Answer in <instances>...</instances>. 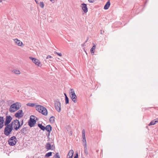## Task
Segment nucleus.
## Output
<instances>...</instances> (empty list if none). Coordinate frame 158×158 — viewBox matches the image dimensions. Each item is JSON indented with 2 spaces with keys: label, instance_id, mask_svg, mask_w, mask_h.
<instances>
[{
  "label": "nucleus",
  "instance_id": "obj_1",
  "mask_svg": "<svg viewBox=\"0 0 158 158\" xmlns=\"http://www.w3.org/2000/svg\"><path fill=\"white\" fill-rule=\"evenodd\" d=\"M21 106V104L16 102L11 105L9 108V111L11 113L14 112L19 110Z\"/></svg>",
  "mask_w": 158,
  "mask_h": 158
},
{
  "label": "nucleus",
  "instance_id": "obj_2",
  "mask_svg": "<svg viewBox=\"0 0 158 158\" xmlns=\"http://www.w3.org/2000/svg\"><path fill=\"white\" fill-rule=\"evenodd\" d=\"M23 122L22 120V123L21 124H20L19 120H18L16 119L13 121L10 124L11 125L13 129H14L15 130L17 131L23 125Z\"/></svg>",
  "mask_w": 158,
  "mask_h": 158
},
{
  "label": "nucleus",
  "instance_id": "obj_3",
  "mask_svg": "<svg viewBox=\"0 0 158 158\" xmlns=\"http://www.w3.org/2000/svg\"><path fill=\"white\" fill-rule=\"evenodd\" d=\"M5 126L6 127L4 129V134L8 136L11 133L13 129L10 123Z\"/></svg>",
  "mask_w": 158,
  "mask_h": 158
},
{
  "label": "nucleus",
  "instance_id": "obj_4",
  "mask_svg": "<svg viewBox=\"0 0 158 158\" xmlns=\"http://www.w3.org/2000/svg\"><path fill=\"white\" fill-rule=\"evenodd\" d=\"M29 58L33 62L35 63L36 65L39 67H41L42 66L41 62L38 59L35 58H33L31 56L29 57Z\"/></svg>",
  "mask_w": 158,
  "mask_h": 158
},
{
  "label": "nucleus",
  "instance_id": "obj_5",
  "mask_svg": "<svg viewBox=\"0 0 158 158\" xmlns=\"http://www.w3.org/2000/svg\"><path fill=\"white\" fill-rule=\"evenodd\" d=\"M17 139L15 136H13L10 138L8 140L9 144L11 146L15 145L16 143Z\"/></svg>",
  "mask_w": 158,
  "mask_h": 158
},
{
  "label": "nucleus",
  "instance_id": "obj_6",
  "mask_svg": "<svg viewBox=\"0 0 158 158\" xmlns=\"http://www.w3.org/2000/svg\"><path fill=\"white\" fill-rule=\"evenodd\" d=\"M36 123V121L35 119V116L31 115L30 117V119L28 122V124L31 127H34Z\"/></svg>",
  "mask_w": 158,
  "mask_h": 158
},
{
  "label": "nucleus",
  "instance_id": "obj_7",
  "mask_svg": "<svg viewBox=\"0 0 158 158\" xmlns=\"http://www.w3.org/2000/svg\"><path fill=\"white\" fill-rule=\"evenodd\" d=\"M55 107L56 110L59 112L61 111V104L58 101H56L55 103Z\"/></svg>",
  "mask_w": 158,
  "mask_h": 158
},
{
  "label": "nucleus",
  "instance_id": "obj_8",
  "mask_svg": "<svg viewBox=\"0 0 158 158\" xmlns=\"http://www.w3.org/2000/svg\"><path fill=\"white\" fill-rule=\"evenodd\" d=\"M13 40L15 44L18 46L22 47L24 46V44L23 42L18 39H13Z\"/></svg>",
  "mask_w": 158,
  "mask_h": 158
},
{
  "label": "nucleus",
  "instance_id": "obj_9",
  "mask_svg": "<svg viewBox=\"0 0 158 158\" xmlns=\"http://www.w3.org/2000/svg\"><path fill=\"white\" fill-rule=\"evenodd\" d=\"M24 115V113L22 110H19L15 114V116L16 118H20L22 117Z\"/></svg>",
  "mask_w": 158,
  "mask_h": 158
},
{
  "label": "nucleus",
  "instance_id": "obj_10",
  "mask_svg": "<svg viewBox=\"0 0 158 158\" xmlns=\"http://www.w3.org/2000/svg\"><path fill=\"white\" fill-rule=\"evenodd\" d=\"M45 148L47 150H53L55 148V146L53 144L51 145L49 143H47L46 144Z\"/></svg>",
  "mask_w": 158,
  "mask_h": 158
},
{
  "label": "nucleus",
  "instance_id": "obj_11",
  "mask_svg": "<svg viewBox=\"0 0 158 158\" xmlns=\"http://www.w3.org/2000/svg\"><path fill=\"white\" fill-rule=\"evenodd\" d=\"M12 119V117L10 116H6L5 122L4 125H6L9 124Z\"/></svg>",
  "mask_w": 158,
  "mask_h": 158
},
{
  "label": "nucleus",
  "instance_id": "obj_12",
  "mask_svg": "<svg viewBox=\"0 0 158 158\" xmlns=\"http://www.w3.org/2000/svg\"><path fill=\"white\" fill-rule=\"evenodd\" d=\"M81 7L82 8V10L85 13H86L88 12V8L86 4H81Z\"/></svg>",
  "mask_w": 158,
  "mask_h": 158
},
{
  "label": "nucleus",
  "instance_id": "obj_13",
  "mask_svg": "<svg viewBox=\"0 0 158 158\" xmlns=\"http://www.w3.org/2000/svg\"><path fill=\"white\" fill-rule=\"evenodd\" d=\"M35 108L36 110L40 113L41 111H42V109L44 108V107L42 106L39 105L36 106Z\"/></svg>",
  "mask_w": 158,
  "mask_h": 158
},
{
  "label": "nucleus",
  "instance_id": "obj_14",
  "mask_svg": "<svg viewBox=\"0 0 158 158\" xmlns=\"http://www.w3.org/2000/svg\"><path fill=\"white\" fill-rule=\"evenodd\" d=\"M70 96L73 101L74 103H76L77 102L76 99L77 98V96L76 94L70 95Z\"/></svg>",
  "mask_w": 158,
  "mask_h": 158
},
{
  "label": "nucleus",
  "instance_id": "obj_15",
  "mask_svg": "<svg viewBox=\"0 0 158 158\" xmlns=\"http://www.w3.org/2000/svg\"><path fill=\"white\" fill-rule=\"evenodd\" d=\"M44 115L46 116L48 114V111L47 109L44 107V108L42 109V111L40 112Z\"/></svg>",
  "mask_w": 158,
  "mask_h": 158
},
{
  "label": "nucleus",
  "instance_id": "obj_16",
  "mask_svg": "<svg viewBox=\"0 0 158 158\" xmlns=\"http://www.w3.org/2000/svg\"><path fill=\"white\" fill-rule=\"evenodd\" d=\"M4 122V119L3 117H0V128H2L3 126V123Z\"/></svg>",
  "mask_w": 158,
  "mask_h": 158
},
{
  "label": "nucleus",
  "instance_id": "obj_17",
  "mask_svg": "<svg viewBox=\"0 0 158 158\" xmlns=\"http://www.w3.org/2000/svg\"><path fill=\"white\" fill-rule=\"evenodd\" d=\"M110 1L109 0L107 2L106 4L104 6V9L105 10L108 9L109 8V7L110 6Z\"/></svg>",
  "mask_w": 158,
  "mask_h": 158
},
{
  "label": "nucleus",
  "instance_id": "obj_18",
  "mask_svg": "<svg viewBox=\"0 0 158 158\" xmlns=\"http://www.w3.org/2000/svg\"><path fill=\"white\" fill-rule=\"evenodd\" d=\"M73 153V150H71L68 153V156H69V157L68 158H72Z\"/></svg>",
  "mask_w": 158,
  "mask_h": 158
},
{
  "label": "nucleus",
  "instance_id": "obj_19",
  "mask_svg": "<svg viewBox=\"0 0 158 158\" xmlns=\"http://www.w3.org/2000/svg\"><path fill=\"white\" fill-rule=\"evenodd\" d=\"M45 129L48 132H50L52 131V127L50 125H47L45 127Z\"/></svg>",
  "mask_w": 158,
  "mask_h": 158
},
{
  "label": "nucleus",
  "instance_id": "obj_20",
  "mask_svg": "<svg viewBox=\"0 0 158 158\" xmlns=\"http://www.w3.org/2000/svg\"><path fill=\"white\" fill-rule=\"evenodd\" d=\"M12 72L17 75H19L20 74V72L18 69H14L12 70Z\"/></svg>",
  "mask_w": 158,
  "mask_h": 158
},
{
  "label": "nucleus",
  "instance_id": "obj_21",
  "mask_svg": "<svg viewBox=\"0 0 158 158\" xmlns=\"http://www.w3.org/2000/svg\"><path fill=\"white\" fill-rule=\"evenodd\" d=\"M96 48V46L95 44H94L93 47L90 49V52L91 53H94V50Z\"/></svg>",
  "mask_w": 158,
  "mask_h": 158
},
{
  "label": "nucleus",
  "instance_id": "obj_22",
  "mask_svg": "<svg viewBox=\"0 0 158 158\" xmlns=\"http://www.w3.org/2000/svg\"><path fill=\"white\" fill-rule=\"evenodd\" d=\"M38 126L42 130L44 131L45 130V127L43 126L41 124H39Z\"/></svg>",
  "mask_w": 158,
  "mask_h": 158
},
{
  "label": "nucleus",
  "instance_id": "obj_23",
  "mask_svg": "<svg viewBox=\"0 0 158 158\" xmlns=\"http://www.w3.org/2000/svg\"><path fill=\"white\" fill-rule=\"evenodd\" d=\"M55 118L54 116H52L50 117L49 121L51 123H53L55 122Z\"/></svg>",
  "mask_w": 158,
  "mask_h": 158
},
{
  "label": "nucleus",
  "instance_id": "obj_24",
  "mask_svg": "<svg viewBox=\"0 0 158 158\" xmlns=\"http://www.w3.org/2000/svg\"><path fill=\"white\" fill-rule=\"evenodd\" d=\"M157 121L156 120L154 121V120H152L151 122L149 124V126L154 125L156 123H157Z\"/></svg>",
  "mask_w": 158,
  "mask_h": 158
},
{
  "label": "nucleus",
  "instance_id": "obj_25",
  "mask_svg": "<svg viewBox=\"0 0 158 158\" xmlns=\"http://www.w3.org/2000/svg\"><path fill=\"white\" fill-rule=\"evenodd\" d=\"M52 152H48V153H47L46 154L45 157H49L52 156Z\"/></svg>",
  "mask_w": 158,
  "mask_h": 158
},
{
  "label": "nucleus",
  "instance_id": "obj_26",
  "mask_svg": "<svg viewBox=\"0 0 158 158\" xmlns=\"http://www.w3.org/2000/svg\"><path fill=\"white\" fill-rule=\"evenodd\" d=\"M27 106H29L31 107H33L35 106V105L34 103H28L27 104Z\"/></svg>",
  "mask_w": 158,
  "mask_h": 158
},
{
  "label": "nucleus",
  "instance_id": "obj_27",
  "mask_svg": "<svg viewBox=\"0 0 158 158\" xmlns=\"http://www.w3.org/2000/svg\"><path fill=\"white\" fill-rule=\"evenodd\" d=\"M40 6L41 8H43L44 6V3L43 2H40Z\"/></svg>",
  "mask_w": 158,
  "mask_h": 158
},
{
  "label": "nucleus",
  "instance_id": "obj_28",
  "mask_svg": "<svg viewBox=\"0 0 158 158\" xmlns=\"http://www.w3.org/2000/svg\"><path fill=\"white\" fill-rule=\"evenodd\" d=\"M70 90L71 91V92H70V95L75 94L74 91L73 89H71Z\"/></svg>",
  "mask_w": 158,
  "mask_h": 158
},
{
  "label": "nucleus",
  "instance_id": "obj_29",
  "mask_svg": "<svg viewBox=\"0 0 158 158\" xmlns=\"http://www.w3.org/2000/svg\"><path fill=\"white\" fill-rule=\"evenodd\" d=\"M65 103L66 104L68 103H69V98L67 96H66V97H65Z\"/></svg>",
  "mask_w": 158,
  "mask_h": 158
},
{
  "label": "nucleus",
  "instance_id": "obj_30",
  "mask_svg": "<svg viewBox=\"0 0 158 158\" xmlns=\"http://www.w3.org/2000/svg\"><path fill=\"white\" fill-rule=\"evenodd\" d=\"M53 158H60L58 153H56V155L53 156Z\"/></svg>",
  "mask_w": 158,
  "mask_h": 158
},
{
  "label": "nucleus",
  "instance_id": "obj_31",
  "mask_svg": "<svg viewBox=\"0 0 158 158\" xmlns=\"http://www.w3.org/2000/svg\"><path fill=\"white\" fill-rule=\"evenodd\" d=\"M84 152L85 154L87 155L88 154L87 148H84Z\"/></svg>",
  "mask_w": 158,
  "mask_h": 158
},
{
  "label": "nucleus",
  "instance_id": "obj_32",
  "mask_svg": "<svg viewBox=\"0 0 158 158\" xmlns=\"http://www.w3.org/2000/svg\"><path fill=\"white\" fill-rule=\"evenodd\" d=\"M55 53H56L57 55H58V56H62V54L61 53H58L57 52H55Z\"/></svg>",
  "mask_w": 158,
  "mask_h": 158
},
{
  "label": "nucleus",
  "instance_id": "obj_33",
  "mask_svg": "<svg viewBox=\"0 0 158 158\" xmlns=\"http://www.w3.org/2000/svg\"><path fill=\"white\" fill-rule=\"evenodd\" d=\"M82 136L85 135V130L84 129H83L82 130Z\"/></svg>",
  "mask_w": 158,
  "mask_h": 158
},
{
  "label": "nucleus",
  "instance_id": "obj_34",
  "mask_svg": "<svg viewBox=\"0 0 158 158\" xmlns=\"http://www.w3.org/2000/svg\"><path fill=\"white\" fill-rule=\"evenodd\" d=\"M52 58V56H51L48 55L46 57V59H49V58Z\"/></svg>",
  "mask_w": 158,
  "mask_h": 158
},
{
  "label": "nucleus",
  "instance_id": "obj_35",
  "mask_svg": "<svg viewBox=\"0 0 158 158\" xmlns=\"http://www.w3.org/2000/svg\"><path fill=\"white\" fill-rule=\"evenodd\" d=\"M83 145L84 146V148H87L86 143H83Z\"/></svg>",
  "mask_w": 158,
  "mask_h": 158
},
{
  "label": "nucleus",
  "instance_id": "obj_36",
  "mask_svg": "<svg viewBox=\"0 0 158 158\" xmlns=\"http://www.w3.org/2000/svg\"><path fill=\"white\" fill-rule=\"evenodd\" d=\"M88 1L90 2L93 3L94 2L95 0H88Z\"/></svg>",
  "mask_w": 158,
  "mask_h": 158
},
{
  "label": "nucleus",
  "instance_id": "obj_37",
  "mask_svg": "<svg viewBox=\"0 0 158 158\" xmlns=\"http://www.w3.org/2000/svg\"><path fill=\"white\" fill-rule=\"evenodd\" d=\"M82 142H83V143H86V139H83L82 140Z\"/></svg>",
  "mask_w": 158,
  "mask_h": 158
},
{
  "label": "nucleus",
  "instance_id": "obj_38",
  "mask_svg": "<svg viewBox=\"0 0 158 158\" xmlns=\"http://www.w3.org/2000/svg\"><path fill=\"white\" fill-rule=\"evenodd\" d=\"M26 129L25 128H23L21 130V131L23 132H24L25 130Z\"/></svg>",
  "mask_w": 158,
  "mask_h": 158
},
{
  "label": "nucleus",
  "instance_id": "obj_39",
  "mask_svg": "<svg viewBox=\"0 0 158 158\" xmlns=\"http://www.w3.org/2000/svg\"><path fill=\"white\" fill-rule=\"evenodd\" d=\"M49 0L52 3H54L55 2V0Z\"/></svg>",
  "mask_w": 158,
  "mask_h": 158
},
{
  "label": "nucleus",
  "instance_id": "obj_40",
  "mask_svg": "<svg viewBox=\"0 0 158 158\" xmlns=\"http://www.w3.org/2000/svg\"><path fill=\"white\" fill-rule=\"evenodd\" d=\"M83 139H86L85 135L82 136Z\"/></svg>",
  "mask_w": 158,
  "mask_h": 158
},
{
  "label": "nucleus",
  "instance_id": "obj_41",
  "mask_svg": "<svg viewBox=\"0 0 158 158\" xmlns=\"http://www.w3.org/2000/svg\"><path fill=\"white\" fill-rule=\"evenodd\" d=\"M74 158H78V154L74 156Z\"/></svg>",
  "mask_w": 158,
  "mask_h": 158
},
{
  "label": "nucleus",
  "instance_id": "obj_42",
  "mask_svg": "<svg viewBox=\"0 0 158 158\" xmlns=\"http://www.w3.org/2000/svg\"><path fill=\"white\" fill-rule=\"evenodd\" d=\"M47 135L48 136V137L49 138V136L50 135V132H49L48 134H47Z\"/></svg>",
  "mask_w": 158,
  "mask_h": 158
},
{
  "label": "nucleus",
  "instance_id": "obj_43",
  "mask_svg": "<svg viewBox=\"0 0 158 158\" xmlns=\"http://www.w3.org/2000/svg\"><path fill=\"white\" fill-rule=\"evenodd\" d=\"M36 3L37 4H38V2L37 1V0H35Z\"/></svg>",
  "mask_w": 158,
  "mask_h": 158
},
{
  "label": "nucleus",
  "instance_id": "obj_44",
  "mask_svg": "<svg viewBox=\"0 0 158 158\" xmlns=\"http://www.w3.org/2000/svg\"><path fill=\"white\" fill-rule=\"evenodd\" d=\"M64 95H65V97H66V96H67V95H66V94L65 93H64Z\"/></svg>",
  "mask_w": 158,
  "mask_h": 158
},
{
  "label": "nucleus",
  "instance_id": "obj_45",
  "mask_svg": "<svg viewBox=\"0 0 158 158\" xmlns=\"http://www.w3.org/2000/svg\"><path fill=\"white\" fill-rule=\"evenodd\" d=\"M156 121H157V122L158 123V118L156 119Z\"/></svg>",
  "mask_w": 158,
  "mask_h": 158
}]
</instances>
